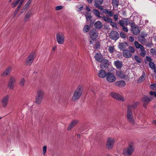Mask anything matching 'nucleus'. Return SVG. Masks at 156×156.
<instances>
[{
    "mask_svg": "<svg viewBox=\"0 0 156 156\" xmlns=\"http://www.w3.org/2000/svg\"><path fill=\"white\" fill-rule=\"evenodd\" d=\"M44 91L41 89L38 90L35 97V103L37 104H40L44 98Z\"/></svg>",
    "mask_w": 156,
    "mask_h": 156,
    "instance_id": "obj_1",
    "label": "nucleus"
},
{
    "mask_svg": "<svg viewBox=\"0 0 156 156\" xmlns=\"http://www.w3.org/2000/svg\"><path fill=\"white\" fill-rule=\"evenodd\" d=\"M82 92V89L81 87L79 86L75 91L73 96L72 98V100L74 101L79 98L81 95Z\"/></svg>",
    "mask_w": 156,
    "mask_h": 156,
    "instance_id": "obj_2",
    "label": "nucleus"
},
{
    "mask_svg": "<svg viewBox=\"0 0 156 156\" xmlns=\"http://www.w3.org/2000/svg\"><path fill=\"white\" fill-rule=\"evenodd\" d=\"M134 150L133 145L130 144L128 147L124 149L123 154L124 156H130L133 154Z\"/></svg>",
    "mask_w": 156,
    "mask_h": 156,
    "instance_id": "obj_3",
    "label": "nucleus"
},
{
    "mask_svg": "<svg viewBox=\"0 0 156 156\" xmlns=\"http://www.w3.org/2000/svg\"><path fill=\"white\" fill-rule=\"evenodd\" d=\"M134 44L136 48L140 49V55L142 57H144L146 54V51L143 46L137 41H135Z\"/></svg>",
    "mask_w": 156,
    "mask_h": 156,
    "instance_id": "obj_4",
    "label": "nucleus"
},
{
    "mask_svg": "<svg viewBox=\"0 0 156 156\" xmlns=\"http://www.w3.org/2000/svg\"><path fill=\"white\" fill-rule=\"evenodd\" d=\"M24 1V0H16L12 3V6L13 8H15L18 4L17 9L14 12L15 15H16L19 9L21 7Z\"/></svg>",
    "mask_w": 156,
    "mask_h": 156,
    "instance_id": "obj_5",
    "label": "nucleus"
},
{
    "mask_svg": "<svg viewBox=\"0 0 156 156\" xmlns=\"http://www.w3.org/2000/svg\"><path fill=\"white\" fill-rule=\"evenodd\" d=\"M127 118L128 121L130 123L133 125L134 124L135 121L132 111L127 110Z\"/></svg>",
    "mask_w": 156,
    "mask_h": 156,
    "instance_id": "obj_6",
    "label": "nucleus"
},
{
    "mask_svg": "<svg viewBox=\"0 0 156 156\" xmlns=\"http://www.w3.org/2000/svg\"><path fill=\"white\" fill-rule=\"evenodd\" d=\"M9 96L7 95L4 96L1 101V103L2 106L4 108H6L8 104Z\"/></svg>",
    "mask_w": 156,
    "mask_h": 156,
    "instance_id": "obj_7",
    "label": "nucleus"
},
{
    "mask_svg": "<svg viewBox=\"0 0 156 156\" xmlns=\"http://www.w3.org/2000/svg\"><path fill=\"white\" fill-rule=\"evenodd\" d=\"M56 38L58 43L60 44H63L64 42L65 37L64 34L62 33H58L56 35Z\"/></svg>",
    "mask_w": 156,
    "mask_h": 156,
    "instance_id": "obj_8",
    "label": "nucleus"
},
{
    "mask_svg": "<svg viewBox=\"0 0 156 156\" xmlns=\"http://www.w3.org/2000/svg\"><path fill=\"white\" fill-rule=\"evenodd\" d=\"M110 94L112 97L117 100L123 102L125 101L124 98L122 96L118 93L114 92H112L110 93Z\"/></svg>",
    "mask_w": 156,
    "mask_h": 156,
    "instance_id": "obj_9",
    "label": "nucleus"
},
{
    "mask_svg": "<svg viewBox=\"0 0 156 156\" xmlns=\"http://www.w3.org/2000/svg\"><path fill=\"white\" fill-rule=\"evenodd\" d=\"M107 81L109 83H113L116 80V77L114 74L108 72L106 76Z\"/></svg>",
    "mask_w": 156,
    "mask_h": 156,
    "instance_id": "obj_10",
    "label": "nucleus"
},
{
    "mask_svg": "<svg viewBox=\"0 0 156 156\" xmlns=\"http://www.w3.org/2000/svg\"><path fill=\"white\" fill-rule=\"evenodd\" d=\"M115 140L113 138H109L107 140L106 146L109 150H111L113 147Z\"/></svg>",
    "mask_w": 156,
    "mask_h": 156,
    "instance_id": "obj_11",
    "label": "nucleus"
},
{
    "mask_svg": "<svg viewBox=\"0 0 156 156\" xmlns=\"http://www.w3.org/2000/svg\"><path fill=\"white\" fill-rule=\"evenodd\" d=\"M153 99L152 97H148L147 96L144 97L143 98V106L145 108H146L149 102Z\"/></svg>",
    "mask_w": 156,
    "mask_h": 156,
    "instance_id": "obj_12",
    "label": "nucleus"
},
{
    "mask_svg": "<svg viewBox=\"0 0 156 156\" xmlns=\"http://www.w3.org/2000/svg\"><path fill=\"white\" fill-rule=\"evenodd\" d=\"M33 53L30 55L27 58L26 61L27 64L28 65H30L33 62L35 56V53L34 52L32 53Z\"/></svg>",
    "mask_w": 156,
    "mask_h": 156,
    "instance_id": "obj_13",
    "label": "nucleus"
},
{
    "mask_svg": "<svg viewBox=\"0 0 156 156\" xmlns=\"http://www.w3.org/2000/svg\"><path fill=\"white\" fill-rule=\"evenodd\" d=\"M16 81V79L15 77L12 76L10 77L8 83V86L10 89H13L14 85Z\"/></svg>",
    "mask_w": 156,
    "mask_h": 156,
    "instance_id": "obj_14",
    "label": "nucleus"
},
{
    "mask_svg": "<svg viewBox=\"0 0 156 156\" xmlns=\"http://www.w3.org/2000/svg\"><path fill=\"white\" fill-rule=\"evenodd\" d=\"M109 36L111 39L114 40H117L119 37V34L117 32L115 31H112Z\"/></svg>",
    "mask_w": 156,
    "mask_h": 156,
    "instance_id": "obj_15",
    "label": "nucleus"
},
{
    "mask_svg": "<svg viewBox=\"0 0 156 156\" xmlns=\"http://www.w3.org/2000/svg\"><path fill=\"white\" fill-rule=\"evenodd\" d=\"M90 34V37L93 41L96 40L98 36V33L94 29L91 30Z\"/></svg>",
    "mask_w": 156,
    "mask_h": 156,
    "instance_id": "obj_16",
    "label": "nucleus"
},
{
    "mask_svg": "<svg viewBox=\"0 0 156 156\" xmlns=\"http://www.w3.org/2000/svg\"><path fill=\"white\" fill-rule=\"evenodd\" d=\"M135 23H132L131 27L132 28V31L133 33L135 35H137L140 33V30L138 27L135 26Z\"/></svg>",
    "mask_w": 156,
    "mask_h": 156,
    "instance_id": "obj_17",
    "label": "nucleus"
},
{
    "mask_svg": "<svg viewBox=\"0 0 156 156\" xmlns=\"http://www.w3.org/2000/svg\"><path fill=\"white\" fill-rule=\"evenodd\" d=\"M12 70V67L11 66L8 67L1 74L2 76L5 77L6 76H9Z\"/></svg>",
    "mask_w": 156,
    "mask_h": 156,
    "instance_id": "obj_18",
    "label": "nucleus"
},
{
    "mask_svg": "<svg viewBox=\"0 0 156 156\" xmlns=\"http://www.w3.org/2000/svg\"><path fill=\"white\" fill-rule=\"evenodd\" d=\"M107 74V73L105 71L103 70H99L98 72V76L101 78H105Z\"/></svg>",
    "mask_w": 156,
    "mask_h": 156,
    "instance_id": "obj_19",
    "label": "nucleus"
},
{
    "mask_svg": "<svg viewBox=\"0 0 156 156\" xmlns=\"http://www.w3.org/2000/svg\"><path fill=\"white\" fill-rule=\"evenodd\" d=\"M129 21L127 18H123L122 20L119 21V23L120 25L122 27L123 26H127L128 24Z\"/></svg>",
    "mask_w": 156,
    "mask_h": 156,
    "instance_id": "obj_20",
    "label": "nucleus"
},
{
    "mask_svg": "<svg viewBox=\"0 0 156 156\" xmlns=\"http://www.w3.org/2000/svg\"><path fill=\"white\" fill-rule=\"evenodd\" d=\"M147 36V34L146 35H139L137 37L138 40L142 44L145 43L146 41V39L145 37H146Z\"/></svg>",
    "mask_w": 156,
    "mask_h": 156,
    "instance_id": "obj_21",
    "label": "nucleus"
},
{
    "mask_svg": "<svg viewBox=\"0 0 156 156\" xmlns=\"http://www.w3.org/2000/svg\"><path fill=\"white\" fill-rule=\"evenodd\" d=\"M100 62L101 63L100 65L101 67H106L108 65V62L107 59H104L103 58L102 59V61Z\"/></svg>",
    "mask_w": 156,
    "mask_h": 156,
    "instance_id": "obj_22",
    "label": "nucleus"
},
{
    "mask_svg": "<svg viewBox=\"0 0 156 156\" xmlns=\"http://www.w3.org/2000/svg\"><path fill=\"white\" fill-rule=\"evenodd\" d=\"M122 54L123 56L126 58H129L132 55V53H131L130 51L128 50H124Z\"/></svg>",
    "mask_w": 156,
    "mask_h": 156,
    "instance_id": "obj_23",
    "label": "nucleus"
},
{
    "mask_svg": "<svg viewBox=\"0 0 156 156\" xmlns=\"http://www.w3.org/2000/svg\"><path fill=\"white\" fill-rule=\"evenodd\" d=\"M128 46V44L126 42L121 43L119 45V48L123 51L126 50L125 49Z\"/></svg>",
    "mask_w": 156,
    "mask_h": 156,
    "instance_id": "obj_24",
    "label": "nucleus"
},
{
    "mask_svg": "<svg viewBox=\"0 0 156 156\" xmlns=\"http://www.w3.org/2000/svg\"><path fill=\"white\" fill-rule=\"evenodd\" d=\"M115 83L116 86L120 87H124L126 84L125 82L123 80L119 81Z\"/></svg>",
    "mask_w": 156,
    "mask_h": 156,
    "instance_id": "obj_25",
    "label": "nucleus"
},
{
    "mask_svg": "<svg viewBox=\"0 0 156 156\" xmlns=\"http://www.w3.org/2000/svg\"><path fill=\"white\" fill-rule=\"evenodd\" d=\"M114 64L118 69H120L123 66L122 63V61L119 60L116 61L114 62Z\"/></svg>",
    "mask_w": 156,
    "mask_h": 156,
    "instance_id": "obj_26",
    "label": "nucleus"
},
{
    "mask_svg": "<svg viewBox=\"0 0 156 156\" xmlns=\"http://www.w3.org/2000/svg\"><path fill=\"white\" fill-rule=\"evenodd\" d=\"M139 104V102H136L133 104L132 105H129L128 106L127 110L132 111V109H135Z\"/></svg>",
    "mask_w": 156,
    "mask_h": 156,
    "instance_id": "obj_27",
    "label": "nucleus"
},
{
    "mask_svg": "<svg viewBox=\"0 0 156 156\" xmlns=\"http://www.w3.org/2000/svg\"><path fill=\"white\" fill-rule=\"evenodd\" d=\"M94 57L95 60L99 62L102 61V59L103 58L102 55L100 53L96 54Z\"/></svg>",
    "mask_w": 156,
    "mask_h": 156,
    "instance_id": "obj_28",
    "label": "nucleus"
},
{
    "mask_svg": "<svg viewBox=\"0 0 156 156\" xmlns=\"http://www.w3.org/2000/svg\"><path fill=\"white\" fill-rule=\"evenodd\" d=\"M77 122L78 121L77 120H73L72 121L69 126L67 129L68 130H71L74 126L76 125Z\"/></svg>",
    "mask_w": 156,
    "mask_h": 156,
    "instance_id": "obj_29",
    "label": "nucleus"
},
{
    "mask_svg": "<svg viewBox=\"0 0 156 156\" xmlns=\"http://www.w3.org/2000/svg\"><path fill=\"white\" fill-rule=\"evenodd\" d=\"M32 14V12L31 10H29L27 12L24 17V20L25 22L27 21L31 16Z\"/></svg>",
    "mask_w": 156,
    "mask_h": 156,
    "instance_id": "obj_30",
    "label": "nucleus"
},
{
    "mask_svg": "<svg viewBox=\"0 0 156 156\" xmlns=\"http://www.w3.org/2000/svg\"><path fill=\"white\" fill-rule=\"evenodd\" d=\"M146 77V75L144 71L143 72V73L142 76L139 78L137 80V83H141L145 79Z\"/></svg>",
    "mask_w": 156,
    "mask_h": 156,
    "instance_id": "obj_31",
    "label": "nucleus"
},
{
    "mask_svg": "<svg viewBox=\"0 0 156 156\" xmlns=\"http://www.w3.org/2000/svg\"><path fill=\"white\" fill-rule=\"evenodd\" d=\"M94 26L96 29H99L102 27L103 25L101 22L100 21H98L95 23Z\"/></svg>",
    "mask_w": 156,
    "mask_h": 156,
    "instance_id": "obj_32",
    "label": "nucleus"
},
{
    "mask_svg": "<svg viewBox=\"0 0 156 156\" xmlns=\"http://www.w3.org/2000/svg\"><path fill=\"white\" fill-rule=\"evenodd\" d=\"M116 75L118 76L121 79H124L126 77V75L121 71L116 72Z\"/></svg>",
    "mask_w": 156,
    "mask_h": 156,
    "instance_id": "obj_33",
    "label": "nucleus"
},
{
    "mask_svg": "<svg viewBox=\"0 0 156 156\" xmlns=\"http://www.w3.org/2000/svg\"><path fill=\"white\" fill-rule=\"evenodd\" d=\"M103 13L105 14H108V15L110 17L113 16L114 14L113 12L112 11H109L107 9H103Z\"/></svg>",
    "mask_w": 156,
    "mask_h": 156,
    "instance_id": "obj_34",
    "label": "nucleus"
},
{
    "mask_svg": "<svg viewBox=\"0 0 156 156\" xmlns=\"http://www.w3.org/2000/svg\"><path fill=\"white\" fill-rule=\"evenodd\" d=\"M32 2V0H28L25 5H24L23 8V10H25L27 9L30 5Z\"/></svg>",
    "mask_w": 156,
    "mask_h": 156,
    "instance_id": "obj_35",
    "label": "nucleus"
},
{
    "mask_svg": "<svg viewBox=\"0 0 156 156\" xmlns=\"http://www.w3.org/2000/svg\"><path fill=\"white\" fill-rule=\"evenodd\" d=\"M119 0H112V4L113 8H117L119 5Z\"/></svg>",
    "mask_w": 156,
    "mask_h": 156,
    "instance_id": "obj_36",
    "label": "nucleus"
},
{
    "mask_svg": "<svg viewBox=\"0 0 156 156\" xmlns=\"http://www.w3.org/2000/svg\"><path fill=\"white\" fill-rule=\"evenodd\" d=\"M26 82V80L24 78H21L19 82V84L22 87H23L24 86L25 83Z\"/></svg>",
    "mask_w": 156,
    "mask_h": 156,
    "instance_id": "obj_37",
    "label": "nucleus"
},
{
    "mask_svg": "<svg viewBox=\"0 0 156 156\" xmlns=\"http://www.w3.org/2000/svg\"><path fill=\"white\" fill-rule=\"evenodd\" d=\"M102 18L103 20L108 23H110L112 21V19L108 16H102Z\"/></svg>",
    "mask_w": 156,
    "mask_h": 156,
    "instance_id": "obj_38",
    "label": "nucleus"
},
{
    "mask_svg": "<svg viewBox=\"0 0 156 156\" xmlns=\"http://www.w3.org/2000/svg\"><path fill=\"white\" fill-rule=\"evenodd\" d=\"M76 10L78 12L81 11L83 9V6L81 4L78 5L76 7Z\"/></svg>",
    "mask_w": 156,
    "mask_h": 156,
    "instance_id": "obj_39",
    "label": "nucleus"
},
{
    "mask_svg": "<svg viewBox=\"0 0 156 156\" xmlns=\"http://www.w3.org/2000/svg\"><path fill=\"white\" fill-rule=\"evenodd\" d=\"M90 30V27L88 25H85L83 29V32L85 33H86L88 32Z\"/></svg>",
    "mask_w": 156,
    "mask_h": 156,
    "instance_id": "obj_40",
    "label": "nucleus"
},
{
    "mask_svg": "<svg viewBox=\"0 0 156 156\" xmlns=\"http://www.w3.org/2000/svg\"><path fill=\"white\" fill-rule=\"evenodd\" d=\"M93 12H94V14L98 17L99 18H101V17L100 16V13L98 10L96 9H93Z\"/></svg>",
    "mask_w": 156,
    "mask_h": 156,
    "instance_id": "obj_41",
    "label": "nucleus"
},
{
    "mask_svg": "<svg viewBox=\"0 0 156 156\" xmlns=\"http://www.w3.org/2000/svg\"><path fill=\"white\" fill-rule=\"evenodd\" d=\"M103 0H95V6L101 5L103 2Z\"/></svg>",
    "mask_w": 156,
    "mask_h": 156,
    "instance_id": "obj_42",
    "label": "nucleus"
},
{
    "mask_svg": "<svg viewBox=\"0 0 156 156\" xmlns=\"http://www.w3.org/2000/svg\"><path fill=\"white\" fill-rule=\"evenodd\" d=\"M108 50L110 53H113L115 50L114 46L113 45H110L109 46Z\"/></svg>",
    "mask_w": 156,
    "mask_h": 156,
    "instance_id": "obj_43",
    "label": "nucleus"
},
{
    "mask_svg": "<svg viewBox=\"0 0 156 156\" xmlns=\"http://www.w3.org/2000/svg\"><path fill=\"white\" fill-rule=\"evenodd\" d=\"M150 67L152 69H153L155 67L154 63L153 62H150L149 64Z\"/></svg>",
    "mask_w": 156,
    "mask_h": 156,
    "instance_id": "obj_44",
    "label": "nucleus"
},
{
    "mask_svg": "<svg viewBox=\"0 0 156 156\" xmlns=\"http://www.w3.org/2000/svg\"><path fill=\"white\" fill-rule=\"evenodd\" d=\"M150 95L151 97H156V92L153 91H151L149 92Z\"/></svg>",
    "mask_w": 156,
    "mask_h": 156,
    "instance_id": "obj_45",
    "label": "nucleus"
},
{
    "mask_svg": "<svg viewBox=\"0 0 156 156\" xmlns=\"http://www.w3.org/2000/svg\"><path fill=\"white\" fill-rule=\"evenodd\" d=\"M134 58L136 60V62L138 63H140V59L138 57V56L136 55H135L134 57Z\"/></svg>",
    "mask_w": 156,
    "mask_h": 156,
    "instance_id": "obj_46",
    "label": "nucleus"
},
{
    "mask_svg": "<svg viewBox=\"0 0 156 156\" xmlns=\"http://www.w3.org/2000/svg\"><path fill=\"white\" fill-rule=\"evenodd\" d=\"M129 51H130L131 53H133L135 52V49L132 46H129Z\"/></svg>",
    "mask_w": 156,
    "mask_h": 156,
    "instance_id": "obj_47",
    "label": "nucleus"
},
{
    "mask_svg": "<svg viewBox=\"0 0 156 156\" xmlns=\"http://www.w3.org/2000/svg\"><path fill=\"white\" fill-rule=\"evenodd\" d=\"M150 87L151 89L154 90H156V83H153L151 84L150 86Z\"/></svg>",
    "mask_w": 156,
    "mask_h": 156,
    "instance_id": "obj_48",
    "label": "nucleus"
},
{
    "mask_svg": "<svg viewBox=\"0 0 156 156\" xmlns=\"http://www.w3.org/2000/svg\"><path fill=\"white\" fill-rule=\"evenodd\" d=\"M151 52L153 55H156V49L154 48H151Z\"/></svg>",
    "mask_w": 156,
    "mask_h": 156,
    "instance_id": "obj_49",
    "label": "nucleus"
},
{
    "mask_svg": "<svg viewBox=\"0 0 156 156\" xmlns=\"http://www.w3.org/2000/svg\"><path fill=\"white\" fill-rule=\"evenodd\" d=\"M87 21L91 19V16L90 14L85 15Z\"/></svg>",
    "mask_w": 156,
    "mask_h": 156,
    "instance_id": "obj_50",
    "label": "nucleus"
},
{
    "mask_svg": "<svg viewBox=\"0 0 156 156\" xmlns=\"http://www.w3.org/2000/svg\"><path fill=\"white\" fill-rule=\"evenodd\" d=\"M63 8V6L62 5L57 6L55 7L56 10H59L62 9Z\"/></svg>",
    "mask_w": 156,
    "mask_h": 156,
    "instance_id": "obj_51",
    "label": "nucleus"
},
{
    "mask_svg": "<svg viewBox=\"0 0 156 156\" xmlns=\"http://www.w3.org/2000/svg\"><path fill=\"white\" fill-rule=\"evenodd\" d=\"M110 25L113 27H116L117 25L116 23L112 21V20L111 22H110Z\"/></svg>",
    "mask_w": 156,
    "mask_h": 156,
    "instance_id": "obj_52",
    "label": "nucleus"
},
{
    "mask_svg": "<svg viewBox=\"0 0 156 156\" xmlns=\"http://www.w3.org/2000/svg\"><path fill=\"white\" fill-rule=\"evenodd\" d=\"M47 150V147L44 146L43 148V153L44 155H45Z\"/></svg>",
    "mask_w": 156,
    "mask_h": 156,
    "instance_id": "obj_53",
    "label": "nucleus"
},
{
    "mask_svg": "<svg viewBox=\"0 0 156 156\" xmlns=\"http://www.w3.org/2000/svg\"><path fill=\"white\" fill-rule=\"evenodd\" d=\"M122 28L123 30L125 32H127L128 31V28L126 26H122Z\"/></svg>",
    "mask_w": 156,
    "mask_h": 156,
    "instance_id": "obj_54",
    "label": "nucleus"
},
{
    "mask_svg": "<svg viewBox=\"0 0 156 156\" xmlns=\"http://www.w3.org/2000/svg\"><path fill=\"white\" fill-rule=\"evenodd\" d=\"M146 59H147V60L148 62H152V59L150 57L147 56L146 57Z\"/></svg>",
    "mask_w": 156,
    "mask_h": 156,
    "instance_id": "obj_55",
    "label": "nucleus"
},
{
    "mask_svg": "<svg viewBox=\"0 0 156 156\" xmlns=\"http://www.w3.org/2000/svg\"><path fill=\"white\" fill-rule=\"evenodd\" d=\"M129 40L131 42H133L134 41V38L132 36H130L129 37Z\"/></svg>",
    "mask_w": 156,
    "mask_h": 156,
    "instance_id": "obj_56",
    "label": "nucleus"
},
{
    "mask_svg": "<svg viewBox=\"0 0 156 156\" xmlns=\"http://www.w3.org/2000/svg\"><path fill=\"white\" fill-rule=\"evenodd\" d=\"M120 35L121 37L124 38L126 37V36L125 34L122 32H121L120 33Z\"/></svg>",
    "mask_w": 156,
    "mask_h": 156,
    "instance_id": "obj_57",
    "label": "nucleus"
},
{
    "mask_svg": "<svg viewBox=\"0 0 156 156\" xmlns=\"http://www.w3.org/2000/svg\"><path fill=\"white\" fill-rule=\"evenodd\" d=\"M114 20L115 21H117L118 18V16L117 14H115L114 15Z\"/></svg>",
    "mask_w": 156,
    "mask_h": 156,
    "instance_id": "obj_58",
    "label": "nucleus"
},
{
    "mask_svg": "<svg viewBox=\"0 0 156 156\" xmlns=\"http://www.w3.org/2000/svg\"><path fill=\"white\" fill-rule=\"evenodd\" d=\"M100 47V44L99 42H96L95 45V48H99Z\"/></svg>",
    "mask_w": 156,
    "mask_h": 156,
    "instance_id": "obj_59",
    "label": "nucleus"
},
{
    "mask_svg": "<svg viewBox=\"0 0 156 156\" xmlns=\"http://www.w3.org/2000/svg\"><path fill=\"white\" fill-rule=\"evenodd\" d=\"M152 45V43H147L146 44V46L148 47H150Z\"/></svg>",
    "mask_w": 156,
    "mask_h": 156,
    "instance_id": "obj_60",
    "label": "nucleus"
},
{
    "mask_svg": "<svg viewBox=\"0 0 156 156\" xmlns=\"http://www.w3.org/2000/svg\"><path fill=\"white\" fill-rule=\"evenodd\" d=\"M96 7L98 8L99 9H100L101 10H103V7L102 6H100V5H98L97 6H95Z\"/></svg>",
    "mask_w": 156,
    "mask_h": 156,
    "instance_id": "obj_61",
    "label": "nucleus"
},
{
    "mask_svg": "<svg viewBox=\"0 0 156 156\" xmlns=\"http://www.w3.org/2000/svg\"><path fill=\"white\" fill-rule=\"evenodd\" d=\"M86 9L88 11H90V9L87 6L86 8Z\"/></svg>",
    "mask_w": 156,
    "mask_h": 156,
    "instance_id": "obj_62",
    "label": "nucleus"
},
{
    "mask_svg": "<svg viewBox=\"0 0 156 156\" xmlns=\"http://www.w3.org/2000/svg\"><path fill=\"white\" fill-rule=\"evenodd\" d=\"M152 123L154 125L156 126V120H154L152 122Z\"/></svg>",
    "mask_w": 156,
    "mask_h": 156,
    "instance_id": "obj_63",
    "label": "nucleus"
},
{
    "mask_svg": "<svg viewBox=\"0 0 156 156\" xmlns=\"http://www.w3.org/2000/svg\"><path fill=\"white\" fill-rule=\"evenodd\" d=\"M154 70V73H156V67H154V68L153 69Z\"/></svg>",
    "mask_w": 156,
    "mask_h": 156,
    "instance_id": "obj_64",
    "label": "nucleus"
}]
</instances>
